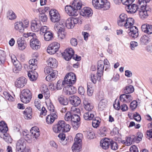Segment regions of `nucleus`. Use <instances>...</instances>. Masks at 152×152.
Here are the masks:
<instances>
[{
    "instance_id": "1",
    "label": "nucleus",
    "mask_w": 152,
    "mask_h": 152,
    "mask_svg": "<svg viewBox=\"0 0 152 152\" xmlns=\"http://www.w3.org/2000/svg\"><path fill=\"white\" fill-rule=\"evenodd\" d=\"M141 7L140 9L139 8L138 6L135 4H129V5L126 6L125 7L126 10L128 13L131 14H133L135 13L137 11H139V13L140 18L142 19L146 18L148 15L150 14L151 9H147V8L146 7L147 3L144 1V3H142L141 4Z\"/></svg>"
},
{
    "instance_id": "11",
    "label": "nucleus",
    "mask_w": 152,
    "mask_h": 152,
    "mask_svg": "<svg viewBox=\"0 0 152 152\" xmlns=\"http://www.w3.org/2000/svg\"><path fill=\"white\" fill-rule=\"evenodd\" d=\"M78 21L77 18H69L66 20L65 26L69 29L73 28L75 25L78 23Z\"/></svg>"
},
{
    "instance_id": "4",
    "label": "nucleus",
    "mask_w": 152,
    "mask_h": 152,
    "mask_svg": "<svg viewBox=\"0 0 152 152\" xmlns=\"http://www.w3.org/2000/svg\"><path fill=\"white\" fill-rule=\"evenodd\" d=\"M76 76L74 73L70 72L67 73L65 76L64 80L62 81V85H72L76 81Z\"/></svg>"
},
{
    "instance_id": "42",
    "label": "nucleus",
    "mask_w": 152,
    "mask_h": 152,
    "mask_svg": "<svg viewBox=\"0 0 152 152\" xmlns=\"http://www.w3.org/2000/svg\"><path fill=\"white\" fill-rule=\"evenodd\" d=\"M92 125L94 128H97L100 125L101 122V119L99 117L96 116L92 120Z\"/></svg>"
},
{
    "instance_id": "16",
    "label": "nucleus",
    "mask_w": 152,
    "mask_h": 152,
    "mask_svg": "<svg viewBox=\"0 0 152 152\" xmlns=\"http://www.w3.org/2000/svg\"><path fill=\"white\" fill-rule=\"evenodd\" d=\"M80 15L86 17L91 16L93 14V11L91 8L89 7H85L80 12Z\"/></svg>"
},
{
    "instance_id": "26",
    "label": "nucleus",
    "mask_w": 152,
    "mask_h": 152,
    "mask_svg": "<svg viewBox=\"0 0 152 152\" xmlns=\"http://www.w3.org/2000/svg\"><path fill=\"white\" fill-rule=\"evenodd\" d=\"M17 43L19 49L21 50H24L27 46L25 40L22 38H19L18 39Z\"/></svg>"
},
{
    "instance_id": "37",
    "label": "nucleus",
    "mask_w": 152,
    "mask_h": 152,
    "mask_svg": "<svg viewBox=\"0 0 152 152\" xmlns=\"http://www.w3.org/2000/svg\"><path fill=\"white\" fill-rule=\"evenodd\" d=\"M34 70H31L29 71L28 73V75L29 79L33 81L36 80L37 78V73Z\"/></svg>"
},
{
    "instance_id": "64",
    "label": "nucleus",
    "mask_w": 152,
    "mask_h": 152,
    "mask_svg": "<svg viewBox=\"0 0 152 152\" xmlns=\"http://www.w3.org/2000/svg\"><path fill=\"white\" fill-rule=\"evenodd\" d=\"M137 105V102L135 100H134L130 103V108L132 110H134L136 108Z\"/></svg>"
},
{
    "instance_id": "2",
    "label": "nucleus",
    "mask_w": 152,
    "mask_h": 152,
    "mask_svg": "<svg viewBox=\"0 0 152 152\" xmlns=\"http://www.w3.org/2000/svg\"><path fill=\"white\" fill-rule=\"evenodd\" d=\"M30 134H29L27 131H24L23 132V138L26 142H30L31 139L32 138L37 139L40 135L39 129L36 127H34L31 128L30 132Z\"/></svg>"
},
{
    "instance_id": "52",
    "label": "nucleus",
    "mask_w": 152,
    "mask_h": 152,
    "mask_svg": "<svg viewBox=\"0 0 152 152\" xmlns=\"http://www.w3.org/2000/svg\"><path fill=\"white\" fill-rule=\"evenodd\" d=\"M133 86L132 85L127 86L126 87L124 91V92L126 94L131 93L134 91Z\"/></svg>"
},
{
    "instance_id": "29",
    "label": "nucleus",
    "mask_w": 152,
    "mask_h": 152,
    "mask_svg": "<svg viewBox=\"0 0 152 152\" xmlns=\"http://www.w3.org/2000/svg\"><path fill=\"white\" fill-rule=\"evenodd\" d=\"M48 65L53 68H56L58 63L56 59L55 58H50L47 61Z\"/></svg>"
},
{
    "instance_id": "9",
    "label": "nucleus",
    "mask_w": 152,
    "mask_h": 152,
    "mask_svg": "<svg viewBox=\"0 0 152 152\" xmlns=\"http://www.w3.org/2000/svg\"><path fill=\"white\" fill-rule=\"evenodd\" d=\"M41 26L40 21L38 18H35L31 21V28L33 31L37 32L39 31Z\"/></svg>"
},
{
    "instance_id": "10",
    "label": "nucleus",
    "mask_w": 152,
    "mask_h": 152,
    "mask_svg": "<svg viewBox=\"0 0 152 152\" xmlns=\"http://www.w3.org/2000/svg\"><path fill=\"white\" fill-rule=\"evenodd\" d=\"M71 85H65V86H62L64 87L63 88V92L68 95L73 94L76 92L77 89L75 87L71 86Z\"/></svg>"
},
{
    "instance_id": "15",
    "label": "nucleus",
    "mask_w": 152,
    "mask_h": 152,
    "mask_svg": "<svg viewBox=\"0 0 152 152\" xmlns=\"http://www.w3.org/2000/svg\"><path fill=\"white\" fill-rule=\"evenodd\" d=\"M40 43L37 38L33 37L31 39L30 42V45L32 49L37 50L40 47Z\"/></svg>"
},
{
    "instance_id": "46",
    "label": "nucleus",
    "mask_w": 152,
    "mask_h": 152,
    "mask_svg": "<svg viewBox=\"0 0 152 152\" xmlns=\"http://www.w3.org/2000/svg\"><path fill=\"white\" fill-rule=\"evenodd\" d=\"M7 17L8 19L11 20H14L16 18L15 13L12 10H10L7 12Z\"/></svg>"
},
{
    "instance_id": "53",
    "label": "nucleus",
    "mask_w": 152,
    "mask_h": 152,
    "mask_svg": "<svg viewBox=\"0 0 152 152\" xmlns=\"http://www.w3.org/2000/svg\"><path fill=\"white\" fill-rule=\"evenodd\" d=\"M18 64L15 65L13 69V72L15 73H17L20 71L22 69V66L19 61H17Z\"/></svg>"
},
{
    "instance_id": "8",
    "label": "nucleus",
    "mask_w": 152,
    "mask_h": 152,
    "mask_svg": "<svg viewBox=\"0 0 152 152\" xmlns=\"http://www.w3.org/2000/svg\"><path fill=\"white\" fill-rule=\"evenodd\" d=\"M80 118L77 114H73L71 119V122L74 129L77 130L80 124Z\"/></svg>"
},
{
    "instance_id": "12",
    "label": "nucleus",
    "mask_w": 152,
    "mask_h": 152,
    "mask_svg": "<svg viewBox=\"0 0 152 152\" xmlns=\"http://www.w3.org/2000/svg\"><path fill=\"white\" fill-rule=\"evenodd\" d=\"M66 12L69 16H76L78 14V12L74 9L72 5L66 6L65 8Z\"/></svg>"
},
{
    "instance_id": "45",
    "label": "nucleus",
    "mask_w": 152,
    "mask_h": 152,
    "mask_svg": "<svg viewBox=\"0 0 152 152\" xmlns=\"http://www.w3.org/2000/svg\"><path fill=\"white\" fill-rule=\"evenodd\" d=\"M107 103V101L106 99H102L99 102L98 104L99 110L100 111L103 110L105 108Z\"/></svg>"
},
{
    "instance_id": "28",
    "label": "nucleus",
    "mask_w": 152,
    "mask_h": 152,
    "mask_svg": "<svg viewBox=\"0 0 152 152\" xmlns=\"http://www.w3.org/2000/svg\"><path fill=\"white\" fill-rule=\"evenodd\" d=\"M62 124H61V121H59L57 124L53 125L52 127L53 131L56 133L62 132Z\"/></svg>"
},
{
    "instance_id": "61",
    "label": "nucleus",
    "mask_w": 152,
    "mask_h": 152,
    "mask_svg": "<svg viewBox=\"0 0 152 152\" xmlns=\"http://www.w3.org/2000/svg\"><path fill=\"white\" fill-rule=\"evenodd\" d=\"M58 32V37L59 39L62 40L65 38V31H57Z\"/></svg>"
},
{
    "instance_id": "35",
    "label": "nucleus",
    "mask_w": 152,
    "mask_h": 152,
    "mask_svg": "<svg viewBox=\"0 0 152 152\" xmlns=\"http://www.w3.org/2000/svg\"><path fill=\"white\" fill-rule=\"evenodd\" d=\"M84 107L85 110L89 112V111H92V109L93 108V105L88 102L86 99H85L83 102Z\"/></svg>"
},
{
    "instance_id": "33",
    "label": "nucleus",
    "mask_w": 152,
    "mask_h": 152,
    "mask_svg": "<svg viewBox=\"0 0 152 152\" xmlns=\"http://www.w3.org/2000/svg\"><path fill=\"white\" fill-rule=\"evenodd\" d=\"M15 28L16 30L20 32H23L24 31L23 23L20 21L16 22L15 23Z\"/></svg>"
},
{
    "instance_id": "43",
    "label": "nucleus",
    "mask_w": 152,
    "mask_h": 152,
    "mask_svg": "<svg viewBox=\"0 0 152 152\" xmlns=\"http://www.w3.org/2000/svg\"><path fill=\"white\" fill-rule=\"evenodd\" d=\"M82 144L79 142H74L72 146V149L73 152H78L81 150Z\"/></svg>"
},
{
    "instance_id": "54",
    "label": "nucleus",
    "mask_w": 152,
    "mask_h": 152,
    "mask_svg": "<svg viewBox=\"0 0 152 152\" xmlns=\"http://www.w3.org/2000/svg\"><path fill=\"white\" fill-rule=\"evenodd\" d=\"M59 138V141L63 145H66V142L64 141L65 139V134H64L60 133L58 136Z\"/></svg>"
},
{
    "instance_id": "19",
    "label": "nucleus",
    "mask_w": 152,
    "mask_h": 152,
    "mask_svg": "<svg viewBox=\"0 0 152 152\" xmlns=\"http://www.w3.org/2000/svg\"><path fill=\"white\" fill-rule=\"evenodd\" d=\"M69 100L71 104L75 107L79 105L81 103L80 99L76 96H72L69 98Z\"/></svg>"
},
{
    "instance_id": "13",
    "label": "nucleus",
    "mask_w": 152,
    "mask_h": 152,
    "mask_svg": "<svg viewBox=\"0 0 152 152\" xmlns=\"http://www.w3.org/2000/svg\"><path fill=\"white\" fill-rule=\"evenodd\" d=\"M74 52L72 48H69L66 49L63 54L64 58L66 61L70 60L73 57Z\"/></svg>"
},
{
    "instance_id": "51",
    "label": "nucleus",
    "mask_w": 152,
    "mask_h": 152,
    "mask_svg": "<svg viewBox=\"0 0 152 152\" xmlns=\"http://www.w3.org/2000/svg\"><path fill=\"white\" fill-rule=\"evenodd\" d=\"M137 138H136L134 136H132L131 137H126V140L127 142L128 145H130L132 142H136Z\"/></svg>"
},
{
    "instance_id": "17",
    "label": "nucleus",
    "mask_w": 152,
    "mask_h": 152,
    "mask_svg": "<svg viewBox=\"0 0 152 152\" xmlns=\"http://www.w3.org/2000/svg\"><path fill=\"white\" fill-rule=\"evenodd\" d=\"M127 32L129 35L134 39L137 38L138 36V30L135 26L130 28L128 29Z\"/></svg>"
},
{
    "instance_id": "23",
    "label": "nucleus",
    "mask_w": 152,
    "mask_h": 152,
    "mask_svg": "<svg viewBox=\"0 0 152 152\" xmlns=\"http://www.w3.org/2000/svg\"><path fill=\"white\" fill-rule=\"evenodd\" d=\"M110 140L111 139L107 138L101 140L100 143L102 148L105 150L108 149L109 147L110 144H111Z\"/></svg>"
},
{
    "instance_id": "22",
    "label": "nucleus",
    "mask_w": 152,
    "mask_h": 152,
    "mask_svg": "<svg viewBox=\"0 0 152 152\" xmlns=\"http://www.w3.org/2000/svg\"><path fill=\"white\" fill-rule=\"evenodd\" d=\"M96 116V113L94 111H89L85 113L83 115L84 119L87 121L91 120Z\"/></svg>"
},
{
    "instance_id": "63",
    "label": "nucleus",
    "mask_w": 152,
    "mask_h": 152,
    "mask_svg": "<svg viewBox=\"0 0 152 152\" xmlns=\"http://www.w3.org/2000/svg\"><path fill=\"white\" fill-rule=\"evenodd\" d=\"M48 29L47 27L46 26H41L40 29V34L41 35H44V34L47 32V31Z\"/></svg>"
},
{
    "instance_id": "38",
    "label": "nucleus",
    "mask_w": 152,
    "mask_h": 152,
    "mask_svg": "<svg viewBox=\"0 0 152 152\" xmlns=\"http://www.w3.org/2000/svg\"><path fill=\"white\" fill-rule=\"evenodd\" d=\"M126 22H127V24L125 26V25L124 24L123 26H124L126 28H129V29L130 28L133 27V25L134 23V19L132 18H129L126 20Z\"/></svg>"
},
{
    "instance_id": "30",
    "label": "nucleus",
    "mask_w": 152,
    "mask_h": 152,
    "mask_svg": "<svg viewBox=\"0 0 152 152\" xmlns=\"http://www.w3.org/2000/svg\"><path fill=\"white\" fill-rule=\"evenodd\" d=\"M103 0H92V3L93 6L96 9H101L103 3Z\"/></svg>"
},
{
    "instance_id": "59",
    "label": "nucleus",
    "mask_w": 152,
    "mask_h": 152,
    "mask_svg": "<svg viewBox=\"0 0 152 152\" xmlns=\"http://www.w3.org/2000/svg\"><path fill=\"white\" fill-rule=\"evenodd\" d=\"M41 102L38 99H36L34 101V105L35 107L39 110L41 109Z\"/></svg>"
},
{
    "instance_id": "55",
    "label": "nucleus",
    "mask_w": 152,
    "mask_h": 152,
    "mask_svg": "<svg viewBox=\"0 0 152 152\" xmlns=\"http://www.w3.org/2000/svg\"><path fill=\"white\" fill-rule=\"evenodd\" d=\"M6 59V55L4 51L0 50V64H3Z\"/></svg>"
},
{
    "instance_id": "36",
    "label": "nucleus",
    "mask_w": 152,
    "mask_h": 152,
    "mask_svg": "<svg viewBox=\"0 0 152 152\" xmlns=\"http://www.w3.org/2000/svg\"><path fill=\"white\" fill-rule=\"evenodd\" d=\"M72 5L74 9L77 11L80 10L82 6L81 1L80 0H74Z\"/></svg>"
},
{
    "instance_id": "25",
    "label": "nucleus",
    "mask_w": 152,
    "mask_h": 152,
    "mask_svg": "<svg viewBox=\"0 0 152 152\" xmlns=\"http://www.w3.org/2000/svg\"><path fill=\"white\" fill-rule=\"evenodd\" d=\"M141 29L143 32L148 34H152V26L148 24L142 25Z\"/></svg>"
},
{
    "instance_id": "39",
    "label": "nucleus",
    "mask_w": 152,
    "mask_h": 152,
    "mask_svg": "<svg viewBox=\"0 0 152 152\" xmlns=\"http://www.w3.org/2000/svg\"><path fill=\"white\" fill-rule=\"evenodd\" d=\"M61 124L62 126L61 127L62 132H67L70 130L71 127L69 125L66 124L65 121H61Z\"/></svg>"
},
{
    "instance_id": "44",
    "label": "nucleus",
    "mask_w": 152,
    "mask_h": 152,
    "mask_svg": "<svg viewBox=\"0 0 152 152\" xmlns=\"http://www.w3.org/2000/svg\"><path fill=\"white\" fill-rule=\"evenodd\" d=\"M8 128L7 124L4 121L0 122V131L2 133H6L8 131Z\"/></svg>"
},
{
    "instance_id": "48",
    "label": "nucleus",
    "mask_w": 152,
    "mask_h": 152,
    "mask_svg": "<svg viewBox=\"0 0 152 152\" xmlns=\"http://www.w3.org/2000/svg\"><path fill=\"white\" fill-rule=\"evenodd\" d=\"M45 103L48 109L51 112L54 111V107L50 99L46 100Z\"/></svg>"
},
{
    "instance_id": "62",
    "label": "nucleus",
    "mask_w": 152,
    "mask_h": 152,
    "mask_svg": "<svg viewBox=\"0 0 152 152\" xmlns=\"http://www.w3.org/2000/svg\"><path fill=\"white\" fill-rule=\"evenodd\" d=\"M7 134H3V139L7 142L11 143L12 141V139L9 136H7Z\"/></svg>"
},
{
    "instance_id": "18",
    "label": "nucleus",
    "mask_w": 152,
    "mask_h": 152,
    "mask_svg": "<svg viewBox=\"0 0 152 152\" xmlns=\"http://www.w3.org/2000/svg\"><path fill=\"white\" fill-rule=\"evenodd\" d=\"M128 19L126 15L124 13L121 14L118 20V25L120 26H123L124 24L125 26H126L127 22H126Z\"/></svg>"
},
{
    "instance_id": "20",
    "label": "nucleus",
    "mask_w": 152,
    "mask_h": 152,
    "mask_svg": "<svg viewBox=\"0 0 152 152\" xmlns=\"http://www.w3.org/2000/svg\"><path fill=\"white\" fill-rule=\"evenodd\" d=\"M27 80L24 77L18 78L15 82V86L18 88H22L25 86Z\"/></svg>"
},
{
    "instance_id": "41",
    "label": "nucleus",
    "mask_w": 152,
    "mask_h": 152,
    "mask_svg": "<svg viewBox=\"0 0 152 152\" xmlns=\"http://www.w3.org/2000/svg\"><path fill=\"white\" fill-rule=\"evenodd\" d=\"M58 100L60 104L63 105H67L68 104V100L67 98L63 96L58 98Z\"/></svg>"
},
{
    "instance_id": "14",
    "label": "nucleus",
    "mask_w": 152,
    "mask_h": 152,
    "mask_svg": "<svg viewBox=\"0 0 152 152\" xmlns=\"http://www.w3.org/2000/svg\"><path fill=\"white\" fill-rule=\"evenodd\" d=\"M57 113L55 111L51 112L50 114L48 115L46 118V121L48 124H51L55 119L57 118Z\"/></svg>"
},
{
    "instance_id": "49",
    "label": "nucleus",
    "mask_w": 152,
    "mask_h": 152,
    "mask_svg": "<svg viewBox=\"0 0 152 152\" xmlns=\"http://www.w3.org/2000/svg\"><path fill=\"white\" fill-rule=\"evenodd\" d=\"M45 39L46 41H48L52 39L53 38V35L52 32L47 31L44 34Z\"/></svg>"
},
{
    "instance_id": "27",
    "label": "nucleus",
    "mask_w": 152,
    "mask_h": 152,
    "mask_svg": "<svg viewBox=\"0 0 152 152\" xmlns=\"http://www.w3.org/2000/svg\"><path fill=\"white\" fill-rule=\"evenodd\" d=\"M58 72L56 70H54L53 72L48 75L46 77V79L48 81H52L56 77L57 75Z\"/></svg>"
},
{
    "instance_id": "57",
    "label": "nucleus",
    "mask_w": 152,
    "mask_h": 152,
    "mask_svg": "<svg viewBox=\"0 0 152 152\" xmlns=\"http://www.w3.org/2000/svg\"><path fill=\"white\" fill-rule=\"evenodd\" d=\"M111 144H110L111 149L113 150H116L118 149V145L117 143L111 139Z\"/></svg>"
},
{
    "instance_id": "40",
    "label": "nucleus",
    "mask_w": 152,
    "mask_h": 152,
    "mask_svg": "<svg viewBox=\"0 0 152 152\" xmlns=\"http://www.w3.org/2000/svg\"><path fill=\"white\" fill-rule=\"evenodd\" d=\"M37 60L36 59H31L28 62L29 64V69L32 70H35L37 68V65L35 62Z\"/></svg>"
},
{
    "instance_id": "56",
    "label": "nucleus",
    "mask_w": 152,
    "mask_h": 152,
    "mask_svg": "<svg viewBox=\"0 0 152 152\" xmlns=\"http://www.w3.org/2000/svg\"><path fill=\"white\" fill-rule=\"evenodd\" d=\"M103 4L102 6V8L103 9V10H108L110 8V3L107 0L103 1Z\"/></svg>"
},
{
    "instance_id": "5",
    "label": "nucleus",
    "mask_w": 152,
    "mask_h": 152,
    "mask_svg": "<svg viewBox=\"0 0 152 152\" xmlns=\"http://www.w3.org/2000/svg\"><path fill=\"white\" fill-rule=\"evenodd\" d=\"M21 101L24 103H29L32 98L31 91L28 89L23 90L21 92L20 96Z\"/></svg>"
},
{
    "instance_id": "3",
    "label": "nucleus",
    "mask_w": 152,
    "mask_h": 152,
    "mask_svg": "<svg viewBox=\"0 0 152 152\" xmlns=\"http://www.w3.org/2000/svg\"><path fill=\"white\" fill-rule=\"evenodd\" d=\"M26 142L23 139L19 140L16 143V152H31L30 149L26 147Z\"/></svg>"
},
{
    "instance_id": "24",
    "label": "nucleus",
    "mask_w": 152,
    "mask_h": 152,
    "mask_svg": "<svg viewBox=\"0 0 152 152\" xmlns=\"http://www.w3.org/2000/svg\"><path fill=\"white\" fill-rule=\"evenodd\" d=\"M120 101L124 103H129L133 99L132 97L130 95L122 94L120 96Z\"/></svg>"
},
{
    "instance_id": "7",
    "label": "nucleus",
    "mask_w": 152,
    "mask_h": 152,
    "mask_svg": "<svg viewBox=\"0 0 152 152\" xmlns=\"http://www.w3.org/2000/svg\"><path fill=\"white\" fill-rule=\"evenodd\" d=\"M49 14L52 22L56 23L60 21V16L57 11L55 9H52L50 11Z\"/></svg>"
},
{
    "instance_id": "6",
    "label": "nucleus",
    "mask_w": 152,
    "mask_h": 152,
    "mask_svg": "<svg viewBox=\"0 0 152 152\" xmlns=\"http://www.w3.org/2000/svg\"><path fill=\"white\" fill-rule=\"evenodd\" d=\"M60 47V44L57 42H53L50 44L48 47L47 52L50 54L55 53L58 51Z\"/></svg>"
},
{
    "instance_id": "21",
    "label": "nucleus",
    "mask_w": 152,
    "mask_h": 152,
    "mask_svg": "<svg viewBox=\"0 0 152 152\" xmlns=\"http://www.w3.org/2000/svg\"><path fill=\"white\" fill-rule=\"evenodd\" d=\"M104 68L103 61L102 60L99 61L98 62L97 72V74L99 77H101L103 75V70Z\"/></svg>"
},
{
    "instance_id": "58",
    "label": "nucleus",
    "mask_w": 152,
    "mask_h": 152,
    "mask_svg": "<svg viewBox=\"0 0 152 152\" xmlns=\"http://www.w3.org/2000/svg\"><path fill=\"white\" fill-rule=\"evenodd\" d=\"M73 114L71 112H67L64 115V119L66 121H71V119Z\"/></svg>"
},
{
    "instance_id": "47",
    "label": "nucleus",
    "mask_w": 152,
    "mask_h": 152,
    "mask_svg": "<svg viewBox=\"0 0 152 152\" xmlns=\"http://www.w3.org/2000/svg\"><path fill=\"white\" fill-rule=\"evenodd\" d=\"M149 38L146 35H143L140 38V43L141 45H146L148 43Z\"/></svg>"
},
{
    "instance_id": "60",
    "label": "nucleus",
    "mask_w": 152,
    "mask_h": 152,
    "mask_svg": "<svg viewBox=\"0 0 152 152\" xmlns=\"http://www.w3.org/2000/svg\"><path fill=\"white\" fill-rule=\"evenodd\" d=\"M97 76H96L95 74H92L91 75V79L92 82L94 83H96L97 80H100L101 77H99L97 75Z\"/></svg>"
},
{
    "instance_id": "34",
    "label": "nucleus",
    "mask_w": 152,
    "mask_h": 152,
    "mask_svg": "<svg viewBox=\"0 0 152 152\" xmlns=\"http://www.w3.org/2000/svg\"><path fill=\"white\" fill-rule=\"evenodd\" d=\"M54 28L56 31H65L64 26L61 21L56 23L54 25Z\"/></svg>"
},
{
    "instance_id": "31",
    "label": "nucleus",
    "mask_w": 152,
    "mask_h": 152,
    "mask_svg": "<svg viewBox=\"0 0 152 152\" xmlns=\"http://www.w3.org/2000/svg\"><path fill=\"white\" fill-rule=\"evenodd\" d=\"M42 93L46 100L49 99L48 98L50 96V91L47 86L45 85L42 88Z\"/></svg>"
},
{
    "instance_id": "32",
    "label": "nucleus",
    "mask_w": 152,
    "mask_h": 152,
    "mask_svg": "<svg viewBox=\"0 0 152 152\" xmlns=\"http://www.w3.org/2000/svg\"><path fill=\"white\" fill-rule=\"evenodd\" d=\"M23 114L24 115V117L26 119H30L32 117L31 108L30 107H28L26 108L24 111Z\"/></svg>"
},
{
    "instance_id": "50",
    "label": "nucleus",
    "mask_w": 152,
    "mask_h": 152,
    "mask_svg": "<svg viewBox=\"0 0 152 152\" xmlns=\"http://www.w3.org/2000/svg\"><path fill=\"white\" fill-rule=\"evenodd\" d=\"M83 138V134L81 133L77 134L74 139V141L75 143L79 142L82 144V140Z\"/></svg>"
}]
</instances>
